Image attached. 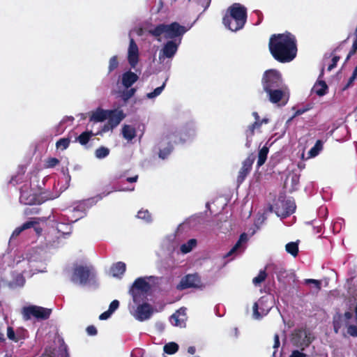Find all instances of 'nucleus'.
<instances>
[{"mask_svg":"<svg viewBox=\"0 0 357 357\" xmlns=\"http://www.w3.org/2000/svg\"><path fill=\"white\" fill-rule=\"evenodd\" d=\"M142 351L141 349H137L131 352L130 356L131 357H140V356L142 355Z\"/></svg>","mask_w":357,"mask_h":357,"instance_id":"obj_57","label":"nucleus"},{"mask_svg":"<svg viewBox=\"0 0 357 357\" xmlns=\"http://www.w3.org/2000/svg\"><path fill=\"white\" fill-rule=\"evenodd\" d=\"M186 308L181 307L169 317L171 324L176 327L185 328L186 326Z\"/></svg>","mask_w":357,"mask_h":357,"instance_id":"obj_17","label":"nucleus"},{"mask_svg":"<svg viewBox=\"0 0 357 357\" xmlns=\"http://www.w3.org/2000/svg\"><path fill=\"white\" fill-rule=\"evenodd\" d=\"M248 235L245 233H243L240 236V238L235 245L226 254L225 257H229L241 254L245 250L244 244L248 241Z\"/></svg>","mask_w":357,"mask_h":357,"instance_id":"obj_21","label":"nucleus"},{"mask_svg":"<svg viewBox=\"0 0 357 357\" xmlns=\"http://www.w3.org/2000/svg\"><path fill=\"white\" fill-rule=\"evenodd\" d=\"M269 211L274 210L278 217L284 218L292 214L296 210L295 202H275L269 206Z\"/></svg>","mask_w":357,"mask_h":357,"instance_id":"obj_13","label":"nucleus"},{"mask_svg":"<svg viewBox=\"0 0 357 357\" xmlns=\"http://www.w3.org/2000/svg\"><path fill=\"white\" fill-rule=\"evenodd\" d=\"M137 217L139 219H142L145 220L147 222H149L151 221V215L148 210H140L138 211Z\"/></svg>","mask_w":357,"mask_h":357,"instance_id":"obj_42","label":"nucleus"},{"mask_svg":"<svg viewBox=\"0 0 357 357\" xmlns=\"http://www.w3.org/2000/svg\"><path fill=\"white\" fill-rule=\"evenodd\" d=\"M42 202H30L29 206L24 210V214L26 215L37 214L38 213L40 208L38 205Z\"/></svg>","mask_w":357,"mask_h":357,"instance_id":"obj_35","label":"nucleus"},{"mask_svg":"<svg viewBox=\"0 0 357 357\" xmlns=\"http://www.w3.org/2000/svg\"><path fill=\"white\" fill-rule=\"evenodd\" d=\"M313 90L317 96H323L327 93L328 86L325 81L319 80L315 83Z\"/></svg>","mask_w":357,"mask_h":357,"instance_id":"obj_27","label":"nucleus"},{"mask_svg":"<svg viewBox=\"0 0 357 357\" xmlns=\"http://www.w3.org/2000/svg\"><path fill=\"white\" fill-rule=\"evenodd\" d=\"M122 134L125 139L132 140L136 136V130L130 126L125 125L122 128Z\"/></svg>","mask_w":357,"mask_h":357,"instance_id":"obj_32","label":"nucleus"},{"mask_svg":"<svg viewBox=\"0 0 357 357\" xmlns=\"http://www.w3.org/2000/svg\"><path fill=\"white\" fill-rule=\"evenodd\" d=\"M70 280L82 286H96L97 273L91 265L77 264L73 267Z\"/></svg>","mask_w":357,"mask_h":357,"instance_id":"obj_4","label":"nucleus"},{"mask_svg":"<svg viewBox=\"0 0 357 357\" xmlns=\"http://www.w3.org/2000/svg\"><path fill=\"white\" fill-rule=\"evenodd\" d=\"M154 276H146L137 278L131 286L129 292L132 297V302L139 303L147 298L149 292L151 289V284L154 283Z\"/></svg>","mask_w":357,"mask_h":357,"instance_id":"obj_5","label":"nucleus"},{"mask_svg":"<svg viewBox=\"0 0 357 357\" xmlns=\"http://www.w3.org/2000/svg\"><path fill=\"white\" fill-rule=\"evenodd\" d=\"M28 190L29 186L27 185H24L23 186H22V188H20V199H24L27 201L31 202L38 201V199L36 195H28Z\"/></svg>","mask_w":357,"mask_h":357,"instance_id":"obj_31","label":"nucleus"},{"mask_svg":"<svg viewBox=\"0 0 357 357\" xmlns=\"http://www.w3.org/2000/svg\"><path fill=\"white\" fill-rule=\"evenodd\" d=\"M95 135L96 134H94L91 130L84 131L75 138V142H77L81 145L85 146L89 143L91 137Z\"/></svg>","mask_w":357,"mask_h":357,"instance_id":"obj_28","label":"nucleus"},{"mask_svg":"<svg viewBox=\"0 0 357 357\" xmlns=\"http://www.w3.org/2000/svg\"><path fill=\"white\" fill-rule=\"evenodd\" d=\"M273 269L279 281L286 278V270L282 266L273 265Z\"/></svg>","mask_w":357,"mask_h":357,"instance_id":"obj_36","label":"nucleus"},{"mask_svg":"<svg viewBox=\"0 0 357 357\" xmlns=\"http://www.w3.org/2000/svg\"><path fill=\"white\" fill-rule=\"evenodd\" d=\"M289 357H307V355L299 350H294Z\"/></svg>","mask_w":357,"mask_h":357,"instance_id":"obj_54","label":"nucleus"},{"mask_svg":"<svg viewBox=\"0 0 357 357\" xmlns=\"http://www.w3.org/2000/svg\"><path fill=\"white\" fill-rule=\"evenodd\" d=\"M125 114L122 110L109 109L107 110V119L109 123L110 128H116L121 121L125 118Z\"/></svg>","mask_w":357,"mask_h":357,"instance_id":"obj_20","label":"nucleus"},{"mask_svg":"<svg viewBox=\"0 0 357 357\" xmlns=\"http://www.w3.org/2000/svg\"><path fill=\"white\" fill-rule=\"evenodd\" d=\"M31 228L33 229V231L36 234H39L41 231H43L42 228L39 226L37 222L33 220H29L22 224L21 226L15 228V229L13 231L12 235L10 236L9 241L10 243L18 236H20L23 231Z\"/></svg>","mask_w":357,"mask_h":357,"instance_id":"obj_16","label":"nucleus"},{"mask_svg":"<svg viewBox=\"0 0 357 357\" xmlns=\"http://www.w3.org/2000/svg\"><path fill=\"white\" fill-rule=\"evenodd\" d=\"M70 143V139L68 137H63L59 139L56 143V147L61 150L66 149Z\"/></svg>","mask_w":357,"mask_h":357,"instance_id":"obj_41","label":"nucleus"},{"mask_svg":"<svg viewBox=\"0 0 357 357\" xmlns=\"http://www.w3.org/2000/svg\"><path fill=\"white\" fill-rule=\"evenodd\" d=\"M128 310L130 314L137 321H144L151 318L153 314V308L151 305L144 301L130 303Z\"/></svg>","mask_w":357,"mask_h":357,"instance_id":"obj_7","label":"nucleus"},{"mask_svg":"<svg viewBox=\"0 0 357 357\" xmlns=\"http://www.w3.org/2000/svg\"><path fill=\"white\" fill-rule=\"evenodd\" d=\"M24 319L29 320L32 318L37 319H47L51 314V310L37 305H29L22 310Z\"/></svg>","mask_w":357,"mask_h":357,"instance_id":"obj_9","label":"nucleus"},{"mask_svg":"<svg viewBox=\"0 0 357 357\" xmlns=\"http://www.w3.org/2000/svg\"><path fill=\"white\" fill-rule=\"evenodd\" d=\"M128 61L132 68H135L139 61V48L133 38L130 39Z\"/></svg>","mask_w":357,"mask_h":357,"instance_id":"obj_18","label":"nucleus"},{"mask_svg":"<svg viewBox=\"0 0 357 357\" xmlns=\"http://www.w3.org/2000/svg\"><path fill=\"white\" fill-rule=\"evenodd\" d=\"M77 206L73 207V208H68L65 211L64 216L67 218V220L69 222H75L79 219L84 217L86 214V206L88 202H77Z\"/></svg>","mask_w":357,"mask_h":357,"instance_id":"obj_14","label":"nucleus"},{"mask_svg":"<svg viewBox=\"0 0 357 357\" xmlns=\"http://www.w3.org/2000/svg\"><path fill=\"white\" fill-rule=\"evenodd\" d=\"M86 332L89 335H96L97 334V329L93 326H89L86 328Z\"/></svg>","mask_w":357,"mask_h":357,"instance_id":"obj_56","label":"nucleus"},{"mask_svg":"<svg viewBox=\"0 0 357 357\" xmlns=\"http://www.w3.org/2000/svg\"><path fill=\"white\" fill-rule=\"evenodd\" d=\"M324 148V142L321 139L317 140L313 147L308 151L309 158H314L319 155Z\"/></svg>","mask_w":357,"mask_h":357,"instance_id":"obj_29","label":"nucleus"},{"mask_svg":"<svg viewBox=\"0 0 357 357\" xmlns=\"http://www.w3.org/2000/svg\"><path fill=\"white\" fill-rule=\"evenodd\" d=\"M139 79V77L135 73L129 70L124 73L122 75V84L126 88L128 89L134 83H135Z\"/></svg>","mask_w":357,"mask_h":357,"instance_id":"obj_23","label":"nucleus"},{"mask_svg":"<svg viewBox=\"0 0 357 357\" xmlns=\"http://www.w3.org/2000/svg\"><path fill=\"white\" fill-rule=\"evenodd\" d=\"M180 43L181 39L178 43L175 40L167 41L159 52L160 63H163L166 59H172L177 52Z\"/></svg>","mask_w":357,"mask_h":357,"instance_id":"obj_11","label":"nucleus"},{"mask_svg":"<svg viewBox=\"0 0 357 357\" xmlns=\"http://www.w3.org/2000/svg\"><path fill=\"white\" fill-rule=\"evenodd\" d=\"M136 92V89L135 88H131L130 89H127L123 91L121 98L123 100L126 101L132 98Z\"/></svg>","mask_w":357,"mask_h":357,"instance_id":"obj_47","label":"nucleus"},{"mask_svg":"<svg viewBox=\"0 0 357 357\" xmlns=\"http://www.w3.org/2000/svg\"><path fill=\"white\" fill-rule=\"evenodd\" d=\"M308 109H299L298 110H296V112H295V116H299L302 114H303L304 112H305L306 111H307Z\"/></svg>","mask_w":357,"mask_h":357,"instance_id":"obj_62","label":"nucleus"},{"mask_svg":"<svg viewBox=\"0 0 357 357\" xmlns=\"http://www.w3.org/2000/svg\"><path fill=\"white\" fill-rule=\"evenodd\" d=\"M273 307V301L267 296L261 297L257 302L254 303L253 318L260 319L266 316L271 309Z\"/></svg>","mask_w":357,"mask_h":357,"instance_id":"obj_10","label":"nucleus"},{"mask_svg":"<svg viewBox=\"0 0 357 357\" xmlns=\"http://www.w3.org/2000/svg\"><path fill=\"white\" fill-rule=\"evenodd\" d=\"M255 129L256 128H255V125L250 124L248 127V129L245 131V135H246L247 140H248L249 138H252V136L255 135ZM246 146H248V147L250 146L249 141L247 142Z\"/></svg>","mask_w":357,"mask_h":357,"instance_id":"obj_50","label":"nucleus"},{"mask_svg":"<svg viewBox=\"0 0 357 357\" xmlns=\"http://www.w3.org/2000/svg\"><path fill=\"white\" fill-rule=\"evenodd\" d=\"M109 154V149L105 146L98 148L95 151V155L97 158L102 159Z\"/></svg>","mask_w":357,"mask_h":357,"instance_id":"obj_40","label":"nucleus"},{"mask_svg":"<svg viewBox=\"0 0 357 357\" xmlns=\"http://www.w3.org/2000/svg\"><path fill=\"white\" fill-rule=\"evenodd\" d=\"M173 150V146L171 144H169V145L160 150L159 152V157L162 159H165L167 158V156L171 153V152Z\"/></svg>","mask_w":357,"mask_h":357,"instance_id":"obj_44","label":"nucleus"},{"mask_svg":"<svg viewBox=\"0 0 357 357\" xmlns=\"http://www.w3.org/2000/svg\"><path fill=\"white\" fill-rule=\"evenodd\" d=\"M271 102L284 106L289 100V93L282 86L266 92Z\"/></svg>","mask_w":357,"mask_h":357,"instance_id":"obj_12","label":"nucleus"},{"mask_svg":"<svg viewBox=\"0 0 357 357\" xmlns=\"http://www.w3.org/2000/svg\"><path fill=\"white\" fill-rule=\"evenodd\" d=\"M356 78H357V76H354V75L352 73V75H351V76L350 77V78L349 79V80H348V82H347V84L344 86L343 90H346V89H347L349 87H350V86L353 84V83H354V80H355Z\"/></svg>","mask_w":357,"mask_h":357,"instance_id":"obj_55","label":"nucleus"},{"mask_svg":"<svg viewBox=\"0 0 357 357\" xmlns=\"http://www.w3.org/2000/svg\"><path fill=\"white\" fill-rule=\"evenodd\" d=\"M138 179V176L136 175L135 176H132V177H128L126 178V181L129 182V183H135L137 181Z\"/></svg>","mask_w":357,"mask_h":357,"instance_id":"obj_60","label":"nucleus"},{"mask_svg":"<svg viewBox=\"0 0 357 357\" xmlns=\"http://www.w3.org/2000/svg\"><path fill=\"white\" fill-rule=\"evenodd\" d=\"M252 125H255V128L256 129H259L261 126V124L260 123V120L255 121Z\"/></svg>","mask_w":357,"mask_h":357,"instance_id":"obj_64","label":"nucleus"},{"mask_svg":"<svg viewBox=\"0 0 357 357\" xmlns=\"http://www.w3.org/2000/svg\"><path fill=\"white\" fill-rule=\"evenodd\" d=\"M119 301L118 300H114L109 305V308L107 311L104 312L99 316L100 320H107L109 319L112 314L119 308Z\"/></svg>","mask_w":357,"mask_h":357,"instance_id":"obj_26","label":"nucleus"},{"mask_svg":"<svg viewBox=\"0 0 357 357\" xmlns=\"http://www.w3.org/2000/svg\"><path fill=\"white\" fill-rule=\"evenodd\" d=\"M304 283L306 284H313L316 291H319L321 289L320 281L314 279H305Z\"/></svg>","mask_w":357,"mask_h":357,"instance_id":"obj_48","label":"nucleus"},{"mask_svg":"<svg viewBox=\"0 0 357 357\" xmlns=\"http://www.w3.org/2000/svg\"><path fill=\"white\" fill-rule=\"evenodd\" d=\"M107 110L98 108L96 111L91 112L89 121L95 123L102 122L107 119Z\"/></svg>","mask_w":357,"mask_h":357,"instance_id":"obj_25","label":"nucleus"},{"mask_svg":"<svg viewBox=\"0 0 357 357\" xmlns=\"http://www.w3.org/2000/svg\"><path fill=\"white\" fill-rule=\"evenodd\" d=\"M345 319L349 320L353 317V314L350 312H346L344 314Z\"/></svg>","mask_w":357,"mask_h":357,"instance_id":"obj_63","label":"nucleus"},{"mask_svg":"<svg viewBox=\"0 0 357 357\" xmlns=\"http://www.w3.org/2000/svg\"><path fill=\"white\" fill-rule=\"evenodd\" d=\"M199 277L195 274H190L181 279L180 283L177 286V288L180 290H183L188 288L197 287L199 286Z\"/></svg>","mask_w":357,"mask_h":357,"instance_id":"obj_19","label":"nucleus"},{"mask_svg":"<svg viewBox=\"0 0 357 357\" xmlns=\"http://www.w3.org/2000/svg\"><path fill=\"white\" fill-rule=\"evenodd\" d=\"M60 162L59 160L56 158H49L45 162L46 168H53Z\"/></svg>","mask_w":357,"mask_h":357,"instance_id":"obj_49","label":"nucleus"},{"mask_svg":"<svg viewBox=\"0 0 357 357\" xmlns=\"http://www.w3.org/2000/svg\"><path fill=\"white\" fill-rule=\"evenodd\" d=\"M261 84L265 92L282 86V79L279 71L275 69L266 70L261 78Z\"/></svg>","mask_w":357,"mask_h":357,"instance_id":"obj_8","label":"nucleus"},{"mask_svg":"<svg viewBox=\"0 0 357 357\" xmlns=\"http://www.w3.org/2000/svg\"><path fill=\"white\" fill-rule=\"evenodd\" d=\"M287 252L293 257H296L298 252V244L296 242H290L285 245Z\"/></svg>","mask_w":357,"mask_h":357,"instance_id":"obj_37","label":"nucleus"},{"mask_svg":"<svg viewBox=\"0 0 357 357\" xmlns=\"http://www.w3.org/2000/svg\"><path fill=\"white\" fill-rule=\"evenodd\" d=\"M7 336L8 337L15 342H17L18 339L16 337L15 332L11 327H8L7 329Z\"/></svg>","mask_w":357,"mask_h":357,"instance_id":"obj_53","label":"nucleus"},{"mask_svg":"<svg viewBox=\"0 0 357 357\" xmlns=\"http://www.w3.org/2000/svg\"><path fill=\"white\" fill-rule=\"evenodd\" d=\"M268 151H269V149L266 146H263L259 150V153H258V160H257V167H258L262 166L265 163V162L267 159V155H268Z\"/></svg>","mask_w":357,"mask_h":357,"instance_id":"obj_34","label":"nucleus"},{"mask_svg":"<svg viewBox=\"0 0 357 357\" xmlns=\"http://www.w3.org/2000/svg\"><path fill=\"white\" fill-rule=\"evenodd\" d=\"M269 51L273 57L280 63H288L296 56V37L290 32L273 34L268 43Z\"/></svg>","mask_w":357,"mask_h":357,"instance_id":"obj_1","label":"nucleus"},{"mask_svg":"<svg viewBox=\"0 0 357 357\" xmlns=\"http://www.w3.org/2000/svg\"><path fill=\"white\" fill-rule=\"evenodd\" d=\"M266 278V273L265 271L261 270L257 276L255 277L252 280V282L255 286L260 284L265 280Z\"/></svg>","mask_w":357,"mask_h":357,"instance_id":"obj_43","label":"nucleus"},{"mask_svg":"<svg viewBox=\"0 0 357 357\" xmlns=\"http://www.w3.org/2000/svg\"><path fill=\"white\" fill-rule=\"evenodd\" d=\"M318 215L320 218H326L328 215V208L324 206H321L317 211Z\"/></svg>","mask_w":357,"mask_h":357,"instance_id":"obj_51","label":"nucleus"},{"mask_svg":"<svg viewBox=\"0 0 357 357\" xmlns=\"http://www.w3.org/2000/svg\"><path fill=\"white\" fill-rule=\"evenodd\" d=\"M340 57L339 56H334L332 59L331 63L328 66L327 70L328 71L332 70L334 68L336 67L337 62L339 61Z\"/></svg>","mask_w":357,"mask_h":357,"instance_id":"obj_52","label":"nucleus"},{"mask_svg":"<svg viewBox=\"0 0 357 357\" xmlns=\"http://www.w3.org/2000/svg\"><path fill=\"white\" fill-rule=\"evenodd\" d=\"M155 327L158 331L162 332L165 330V325L162 322H157L155 324Z\"/></svg>","mask_w":357,"mask_h":357,"instance_id":"obj_58","label":"nucleus"},{"mask_svg":"<svg viewBox=\"0 0 357 357\" xmlns=\"http://www.w3.org/2000/svg\"><path fill=\"white\" fill-rule=\"evenodd\" d=\"M271 212L269 211V207H268L267 209L264 210V211L262 213H258L257 218L255 220V225L257 227V229L259 228L260 225L265 221L266 219V214L267 213Z\"/></svg>","mask_w":357,"mask_h":357,"instance_id":"obj_39","label":"nucleus"},{"mask_svg":"<svg viewBox=\"0 0 357 357\" xmlns=\"http://www.w3.org/2000/svg\"><path fill=\"white\" fill-rule=\"evenodd\" d=\"M26 169V168L24 165H20L17 174L12 176L10 183L13 184L14 185L19 183H21L22 181L23 176L25 174Z\"/></svg>","mask_w":357,"mask_h":357,"instance_id":"obj_33","label":"nucleus"},{"mask_svg":"<svg viewBox=\"0 0 357 357\" xmlns=\"http://www.w3.org/2000/svg\"><path fill=\"white\" fill-rule=\"evenodd\" d=\"M178 349V345L176 342H172L166 344L164 347L163 350L165 353L167 354H175Z\"/></svg>","mask_w":357,"mask_h":357,"instance_id":"obj_38","label":"nucleus"},{"mask_svg":"<svg viewBox=\"0 0 357 357\" xmlns=\"http://www.w3.org/2000/svg\"><path fill=\"white\" fill-rule=\"evenodd\" d=\"M126 269L124 262L119 261L114 264L110 268V273L114 278H121Z\"/></svg>","mask_w":357,"mask_h":357,"instance_id":"obj_24","label":"nucleus"},{"mask_svg":"<svg viewBox=\"0 0 357 357\" xmlns=\"http://www.w3.org/2000/svg\"><path fill=\"white\" fill-rule=\"evenodd\" d=\"M114 128H110V125H109V123L107 121V123L106 124L104 125L103 128H102V131L103 132H107L109 131V130H112L114 129Z\"/></svg>","mask_w":357,"mask_h":357,"instance_id":"obj_61","label":"nucleus"},{"mask_svg":"<svg viewBox=\"0 0 357 357\" xmlns=\"http://www.w3.org/2000/svg\"><path fill=\"white\" fill-rule=\"evenodd\" d=\"M197 245V240L191 238L188 240L185 243H183L180 247V251L183 254H187L192 250Z\"/></svg>","mask_w":357,"mask_h":357,"instance_id":"obj_30","label":"nucleus"},{"mask_svg":"<svg viewBox=\"0 0 357 357\" xmlns=\"http://www.w3.org/2000/svg\"><path fill=\"white\" fill-rule=\"evenodd\" d=\"M70 228L68 224L59 223L56 229H52L45 235H43L42 231L39 234H36L38 236L36 242L38 246L28 252L40 255L43 262L42 252L46 250L55 249L61 246L63 244V239L70 234Z\"/></svg>","mask_w":357,"mask_h":357,"instance_id":"obj_2","label":"nucleus"},{"mask_svg":"<svg viewBox=\"0 0 357 357\" xmlns=\"http://www.w3.org/2000/svg\"><path fill=\"white\" fill-rule=\"evenodd\" d=\"M294 342L298 346L307 345L310 341L305 330L296 331L294 333Z\"/></svg>","mask_w":357,"mask_h":357,"instance_id":"obj_22","label":"nucleus"},{"mask_svg":"<svg viewBox=\"0 0 357 357\" xmlns=\"http://www.w3.org/2000/svg\"><path fill=\"white\" fill-rule=\"evenodd\" d=\"M247 21V9L238 3H234L227 10L222 22L225 27L231 31H237L243 28Z\"/></svg>","mask_w":357,"mask_h":357,"instance_id":"obj_3","label":"nucleus"},{"mask_svg":"<svg viewBox=\"0 0 357 357\" xmlns=\"http://www.w3.org/2000/svg\"><path fill=\"white\" fill-rule=\"evenodd\" d=\"M187 31V29L176 22H174L169 24H160L153 29L149 30V33L154 37H160L164 34L167 39L174 40L181 37Z\"/></svg>","mask_w":357,"mask_h":357,"instance_id":"obj_6","label":"nucleus"},{"mask_svg":"<svg viewBox=\"0 0 357 357\" xmlns=\"http://www.w3.org/2000/svg\"><path fill=\"white\" fill-rule=\"evenodd\" d=\"M280 347V340H279V336L278 334H275L274 336V345L273 348L275 349H278Z\"/></svg>","mask_w":357,"mask_h":357,"instance_id":"obj_59","label":"nucleus"},{"mask_svg":"<svg viewBox=\"0 0 357 357\" xmlns=\"http://www.w3.org/2000/svg\"><path fill=\"white\" fill-rule=\"evenodd\" d=\"M118 66H119V61H118L117 56H113L112 57L110 58L109 61V67H108L109 73H111L113 70H114L116 68H117Z\"/></svg>","mask_w":357,"mask_h":357,"instance_id":"obj_46","label":"nucleus"},{"mask_svg":"<svg viewBox=\"0 0 357 357\" xmlns=\"http://www.w3.org/2000/svg\"><path fill=\"white\" fill-rule=\"evenodd\" d=\"M255 160V155L253 153H250L243 161L242 167L238 171L236 178V183L238 185H240L241 183H243L247 176L250 173Z\"/></svg>","mask_w":357,"mask_h":357,"instance_id":"obj_15","label":"nucleus"},{"mask_svg":"<svg viewBox=\"0 0 357 357\" xmlns=\"http://www.w3.org/2000/svg\"><path fill=\"white\" fill-rule=\"evenodd\" d=\"M165 83H163L162 86L157 87L156 89H154L153 91H152L151 93H148L146 94V97L149 99L154 98L157 97L162 93V91H163V89L165 88Z\"/></svg>","mask_w":357,"mask_h":357,"instance_id":"obj_45","label":"nucleus"}]
</instances>
